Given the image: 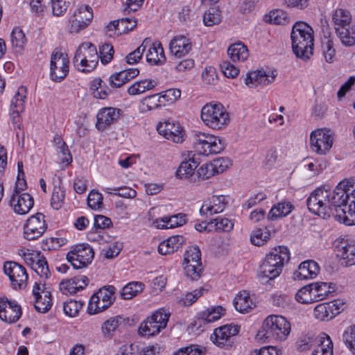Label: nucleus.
Wrapping results in <instances>:
<instances>
[{
    "label": "nucleus",
    "instance_id": "1",
    "mask_svg": "<svg viewBox=\"0 0 355 355\" xmlns=\"http://www.w3.org/2000/svg\"><path fill=\"white\" fill-rule=\"evenodd\" d=\"M348 181H342L336 187L333 197L337 202V210L334 218L346 225H355V189L348 193Z\"/></svg>",
    "mask_w": 355,
    "mask_h": 355
},
{
    "label": "nucleus",
    "instance_id": "2",
    "mask_svg": "<svg viewBox=\"0 0 355 355\" xmlns=\"http://www.w3.org/2000/svg\"><path fill=\"white\" fill-rule=\"evenodd\" d=\"M292 49L297 58L308 60L313 51V31L306 23L297 21L291 34Z\"/></svg>",
    "mask_w": 355,
    "mask_h": 355
},
{
    "label": "nucleus",
    "instance_id": "3",
    "mask_svg": "<svg viewBox=\"0 0 355 355\" xmlns=\"http://www.w3.org/2000/svg\"><path fill=\"white\" fill-rule=\"evenodd\" d=\"M335 193L336 188L333 191L324 187L317 188L306 199L309 210L323 218H334L337 210V202L333 200Z\"/></svg>",
    "mask_w": 355,
    "mask_h": 355
},
{
    "label": "nucleus",
    "instance_id": "4",
    "mask_svg": "<svg viewBox=\"0 0 355 355\" xmlns=\"http://www.w3.org/2000/svg\"><path fill=\"white\" fill-rule=\"evenodd\" d=\"M290 260V252L285 246H277L268 254L259 268L262 279H274L279 277L286 263Z\"/></svg>",
    "mask_w": 355,
    "mask_h": 355
},
{
    "label": "nucleus",
    "instance_id": "5",
    "mask_svg": "<svg viewBox=\"0 0 355 355\" xmlns=\"http://www.w3.org/2000/svg\"><path fill=\"white\" fill-rule=\"evenodd\" d=\"M200 118L207 127L215 130L225 129L230 122L228 112L219 103L205 104L201 109Z\"/></svg>",
    "mask_w": 355,
    "mask_h": 355
},
{
    "label": "nucleus",
    "instance_id": "6",
    "mask_svg": "<svg viewBox=\"0 0 355 355\" xmlns=\"http://www.w3.org/2000/svg\"><path fill=\"white\" fill-rule=\"evenodd\" d=\"M99 56L95 45L91 42L82 43L73 58L75 68L83 73L93 71L98 64Z\"/></svg>",
    "mask_w": 355,
    "mask_h": 355
},
{
    "label": "nucleus",
    "instance_id": "7",
    "mask_svg": "<svg viewBox=\"0 0 355 355\" xmlns=\"http://www.w3.org/2000/svg\"><path fill=\"white\" fill-rule=\"evenodd\" d=\"M262 328L268 339L284 341L291 331V326L287 319L280 315H270L263 320Z\"/></svg>",
    "mask_w": 355,
    "mask_h": 355
},
{
    "label": "nucleus",
    "instance_id": "8",
    "mask_svg": "<svg viewBox=\"0 0 355 355\" xmlns=\"http://www.w3.org/2000/svg\"><path fill=\"white\" fill-rule=\"evenodd\" d=\"M225 146L224 141L218 137L201 132L194 135L193 148L198 155L218 154L223 150Z\"/></svg>",
    "mask_w": 355,
    "mask_h": 355
},
{
    "label": "nucleus",
    "instance_id": "9",
    "mask_svg": "<svg viewBox=\"0 0 355 355\" xmlns=\"http://www.w3.org/2000/svg\"><path fill=\"white\" fill-rule=\"evenodd\" d=\"M170 313L162 308L155 311L139 325L138 332L141 336H153L166 327Z\"/></svg>",
    "mask_w": 355,
    "mask_h": 355
},
{
    "label": "nucleus",
    "instance_id": "10",
    "mask_svg": "<svg viewBox=\"0 0 355 355\" xmlns=\"http://www.w3.org/2000/svg\"><path fill=\"white\" fill-rule=\"evenodd\" d=\"M116 288L113 286H105L100 288L90 297L87 312L90 315L100 313L109 308L115 300Z\"/></svg>",
    "mask_w": 355,
    "mask_h": 355
},
{
    "label": "nucleus",
    "instance_id": "11",
    "mask_svg": "<svg viewBox=\"0 0 355 355\" xmlns=\"http://www.w3.org/2000/svg\"><path fill=\"white\" fill-rule=\"evenodd\" d=\"M94 257L93 248L88 244L76 245L67 254V259L76 269L86 268Z\"/></svg>",
    "mask_w": 355,
    "mask_h": 355
},
{
    "label": "nucleus",
    "instance_id": "12",
    "mask_svg": "<svg viewBox=\"0 0 355 355\" xmlns=\"http://www.w3.org/2000/svg\"><path fill=\"white\" fill-rule=\"evenodd\" d=\"M333 141V134L329 129L318 128L310 134V148L318 155H326L331 148Z\"/></svg>",
    "mask_w": 355,
    "mask_h": 355
},
{
    "label": "nucleus",
    "instance_id": "13",
    "mask_svg": "<svg viewBox=\"0 0 355 355\" xmlns=\"http://www.w3.org/2000/svg\"><path fill=\"white\" fill-rule=\"evenodd\" d=\"M184 270L187 277L198 279L202 272L201 252L198 246L189 247L184 253Z\"/></svg>",
    "mask_w": 355,
    "mask_h": 355
},
{
    "label": "nucleus",
    "instance_id": "14",
    "mask_svg": "<svg viewBox=\"0 0 355 355\" xmlns=\"http://www.w3.org/2000/svg\"><path fill=\"white\" fill-rule=\"evenodd\" d=\"M92 8L89 6L77 8L68 19V30L71 33H78L87 27L93 19Z\"/></svg>",
    "mask_w": 355,
    "mask_h": 355
},
{
    "label": "nucleus",
    "instance_id": "15",
    "mask_svg": "<svg viewBox=\"0 0 355 355\" xmlns=\"http://www.w3.org/2000/svg\"><path fill=\"white\" fill-rule=\"evenodd\" d=\"M47 229L45 216L37 213L30 216L23 226L24 237L28 241H34L40 238Z\"/></svg>",
    "mask_w": 355,
    "mask_h": 355
},
{
    "label": "nucleus",
    "instance_id": "16",
    "mask_svg": "<svg viewBox=\"0 0 355 355\" xmlns=\"http://www.w3.org/2000/svg\"><path fill=\"white\" fill-rule=\"evenodd\" d=\"M157 130L165 139L176 144H182L186 138V133L180 123L173 119H167L159 122Z\"/></svg>",
    "mask_w": 355,
    "mask_h": 355
},
{
    "label": "nucleus",
    "instance_id": "17",
    "mask_svg": "<svg viewBox=\"0 0 355 355\" xmlns=\"http://www.w3.org/2000/svg\"><path fill=\"white\" fill-rule=\"evenodd\" d=\"M69 60L67 54L59 51L53 52L50 62V78L60 82L69 73Z\"/></svg>",
    "mask_w": 355,
    "mask_h": 355
},
{
    "label": "nucleus",
    "instance_id": "18",
    "mask_svg": "<svg viewBox=\"0 0 355 355\" xmlns=\"http://www.w3.org/2000/svg\"><path fill=\"white\" fill-rule=\"evenodd\" d=\"M4 273L9 277L15 289H22L26 286L28 279L26 268L15 261H6L3 265Z\"/></svg>",
    "mask_w": 355,
    "mask_h": 355
},
{
    "label": "nucleus",
    "instance_id": "19",
    "mask_svg": "<svg viewBox=\"0 0 355 355\" xmlns=\"http://www.w3.org/2000/svg\"><path fill=\"white\" fill-rule=\"evenodd\" d=\"M21 182L16 184V188L12 194L10 204L17 214L24 215L30 211L34 205L33 198L28 193H20L19 190H23Z\"/></svg>",
    "mask_w": 355,
    "mask_h": 355
},
{
    "label": "nucleus",
    "instance_id": "20",
    "mask_svg": "<svg viewBox=\"0 0 355 355\" xmlns=\"http://www.w3.org/2000/svg\"><path fill=\"white\" fill-rule=\"evenodd\" d=\"M21 315L20 305L15 300L0 297V319L6 323L16 322Z\"/></svg>",
    "mask_w": 355,
    "mask_h": 355
},
{
    "label": "nucleus",
    "instance_id": "21",
    "mask_svg": "<svg viewBox=\"0 0 355 355\" xmlns=\"http://www.w3.org/2000/svg\"><path fill=\"white\" fill-rule=\"evenodd\" d=\"M277 76L276 70H257L249 72L245 78V84L249 87L257 85H268L272 83Z\"/></svg>",
    "mask_w": 355,
    "mask_h": 355
},
{
    "label": "nucleus",
    "instance_id": "22",
    "mask_svg": "<svg viewBox=\"0 0 355 355\" xmlns=\"http://www.w3.org/2000/svg\"><path fill=\"white\" fill-rule=\"evenodd\" d=\"M26 97V87L21 86L18 88L16 94L11 101L10 107V115L14 125L19 128L20 113L24 110L25 99Z\"/></svg>",
    "mask_w": 355,
    "mask_h": 355
},
{
    "label": "nucleus",
    "instance_id": "23",
    "mask_svg": "<svg viewBox=\"0 0 355 355\" xmlns=\"http://www.w3.org/2000/svg\"><path fill=\"white\" fill-rule=\"evenodd\" d=\"M227 197L223 195H214L204 201L200 212L201 215H213L223 211L227 205Z\"/></svg>",
    "mask_w": 355,
    "mask_h": 355
},
{
    "label": "nucleus",
    "instance_id": "24",
    "mask_svg": "<svg viewBox=\"0 0 355 355\" xmlns=\"http://www.w3.org/2000/svg\"><path fill=\"white\" fill-rule=\"evenodd\" d=\"M239 331V327L235 324H225L214 329L210 336V340L216 345L223 347L228 340L236 336Z\"/></svg>",
    "mask_w": 355,
    "mask_h": 355
},
{
    "label": "nucleus",
    "instance_id": "25",
    "mask_svg": "<svg viewBox=\"0 0 355 355\" xmlns=\"http://www.w3.org/2000/svg\"><path fill=\"white\" fill-rule=\"evenodd\" d=\"M89 279L80 275L71 279L63 280L60 283V290L65 295H72L83 290L88 284Z\"/></svg>",
    "mask_w": 355,
    "mask_h": 355
},
{
    "label": "nucleus",
    "instance_id": "26",
    "mask_svg": "<svg viewBox=\"0 0 355 355\" xmlns=\"http://www.w3.org/2000/svg\"><path fill=\"white\" fill-rule=\"evenodd\" d=\"M146 54L147 62L151 65H161L165 63L166 56L162 44L159 41L148 43Z\"/></svg>",
    "mask_w": 355,
    "mask_h": 355
},
{
    "label": "nucleus",
    "instance_id": "27",
    "mask_svg": "<svg viewBox=\"0 0 355 355\" xmlns=\"http://www.w3.org/2000/svg\"><path fill=\"white\" fill-rule=\"evenodd\" d=\"M120 110L114 107H104L101 109L97 115L96 127L98 130H103L107 126L111 125L119 117Z\"/></svg>",
    "mask_w": 355,
    "mask_h": 355
},
{
    "label": "nucleus",
    "instance_id": "28",
    "mask_svg": "<svg viewBox=\"0 0 355 355\" xmlns=\"http://www.w3.org/2000/svg\"><path fill=\"white\" fill-rule=\"evenodd\" d=\"M320 272V266L313 260H306L300 263L294 272V278L299 280L315 278Z\"/></svg>",
    "mask_w": 355,
    "mask_h": 355
},
{
    "label": "nucleus",
    "instance_id": "29",
    "mask_svg": "<svg viewBox=\"0 0 355 355\" xmlns=\"http://www.w3.org/2000/svg\"><path fill=\"white\" fill-rule=\"evenodd\" d=\"M169 49L171 54L180 58L191 50V43L185 36L177 35L170 42Z\"/></svg>",
    "mask_w": 355,
    "mask_h": 355
},
{
    "label": "nucleus",
    "instance_id": "30",
    "mask_svg": "<svg viewBox=\"0 0 355 355\" xmlns=\"http://www.w3.org/2000/svg\"><path fill=\"white\" fill-rule=\"evenodd\" d=\"M187 223V216L184 214H178L157 218L154 223L159 229H171L182 226Z\"/></svg>",
    "mask_w": 355,
    "mask_h": 355
},
{
    "label": "nucleus",
    "instance_id": "31",
    "mask_svg": "<svg viewBox=\"0 0 355 355\" xmlns=\"http://www.w3.org/2000/svg\"><path fill=\"white\" fill-rule=\"evenodd\" d=\"M312 355H334L333 343L329 336L320 333L316 336Z\"/></svg>",
    "mask_w": 355,
    "mask_h": 355
},
{
    "label": "nucleus",
    "instance_id": "32",
    "mask_svg": "<svg viewBox=\"0 0 355 355\" xmlns=\"http://www.w3.org/2000/svg\"><path fill=\"white\" fill-rule=\"evenodd\" d=\"M139 73L137 68H130L115 73L109 78V83L112 87H120Z\"/></svg>",
    "mask_w": 355,
    "mask_h": 355
},
{
    "label": "nucleus",
    "instance_id": "33",
    "mask_svg": "<svg viewBox=\"0 0 355 355\" xmlns=\"http://www.w3.org/2000/svg\"><path fill=\"white\" fill-rule=\"evenodd\" d=\"M234 306L237 311L241 313H247L255 307V303L251 298L250 293L246 291H243L234 297Z\"/></svg>",
    "mask_w": 355,
    "mask_h": 355
},
{
    "label": "nucleus",
    "instance_id": "34",
    "mask_svg": "<svg viewBox=\"0 0 355 355\" xmlns=\"http://www.w3.org/2000/svg\"><path fill=\"white\" fill-rule=\"evenodd\" d=\"M182 236L176 235L161 242L158 246V252L163 255L170 254L177 251L184 243Z\"/></svg>",
    "mask_w": 355,
    "mask_h": 355
},
{
    "label": "nucleus",
    "instance_id": "35",
    "mask_svg": "<svg viewBox=\"0 0 355 355\" xmlns=\"http://www.w3.org/2000/svg\"><path fill=\"white\" fill-rule=\"evenodd\" d=\"M337 256L344 260L347 266L355 264V245L349 242H341L337 246Z\"/></svg>",
    "mask_w": 355,
    "mask_h": 355
},
{
    "label": "nucleus",
    "instance_id": "36",
    "mask_svg": "<svg viewBox=\"0 0 355 355\" xmlns=\"http://www.w3.org/2000/svg\"><path fill=\"white\" fill-rule=\"evenodd\" d=\"M316 302L327 298L330 293L334 291L335 285L333 283L317 282L310 284Z\"/></svg>",
    "mask_w": 355,
    "mask_h": 355
},
{
    "label": "nucleus",
    "instance_id": "37",
    "mask_svg": "<svg viewBox=\"0 0 355 355\" xmlns=\"http://www.w3.org/2000/svg\"><path fill=\"white\" fill-rule=\"evenodd\" d=\"M227 54L230 58L234 62H243L249 56L247 46L241 42L232 44L228 48Z\"/></svg>",
    "mask_w": 355,
    "mask_h": 355
},
{
    "label": "nucleus",
    "instance_id": "38",
    "mask_svg": "<svg viewBox=\"0 0 355 355\" xmlns=\"http://www.w3.org/2000/svg\"><path fill=\"white\" fill-rule=\"evenodd\" d=\"M293 209V205L290 202H280L274 205L268 213V218L272 220L288 216Z\"/></svg>",
    "mask_w": 355,
    "mask_h": 355
},
{
    "label": "nucleus",
    "instance_id": "39",
    "mask_svg": "<svg viewBox=\"0 0 355 355\" xmlns=\"http://www.w3.org/2000/svg\"><path fill=\"white\" fill-rule=\"evenodd\" d=\"M225 313L221 306H211L199 313V319L204 323H210L219 320Z\"/></svg>",
    "mask_w": 355,
    "mask_h": 355
},
{
    "label": "nucleus",
    "instance_id": "40",
    "mask_svg": "<svg viewBox=\"0 0 355 355\" xmlns=\"http://www.w3.org/2000/svg\"><path fill=\"white\" fill-rule=\"evenodd\" d=\"M156 86V82L150 79H144L135 82L128 89L130 95H139L153 89Z\"/></svg>",
    "mask_w": 355,
    "mask_h": 355
},
{
    "label": "nucleus",
    "instance_id": "41",
    "mask_svg": "<svg viewBox=\"0 0 355 355\" xmlns=\"http://www.w3.org/2000/svg\"><path fill=\"white\" fill-rule=\"evenodd\" d=\"M332 21L335 30L351 25L352 15L345 9H336L332 15Z\"/></svg>",
    "mask_w": 355,
    "mask_h": 355
},
{
    "label": "nucleus",
    "instance_id": "42",
    "mask_svg": "<svg viewBox=\"0 0 355 355\" xmlns=\"http://www.w3.org/2000/svg\"><path fill=\"white\" fill-rule=\"evenodd\" d=\"M272 232H274V230L270 227L255 229L250 235V241L254 245H263L270 239Z\"/></svg>",
    "mask_w": 355,
    "mask_h": 355
},
{
    "label": "nucleus",
    "instance_id": "43",
    "mask_svg": "<svg viewBox=\"0 0 355 355\" xmlns=\"http://www.w3.org/2000/svg\"><path fill=\"white\" fill-rule=\"evenodd\" d=\"M12 47L15 53H21L26 44L27 40L24 31L19 27L13 28L10 35Z\"/></svg>",
    "mask_w": 355,
    "mask_h": 355
},
{
    "label": "nucleus",
    "instance_id": "44",
    "mask_svg": "<svg viewBox=\"0 0 355 355\" xmlns=\"http://www.w3.org/2000/svg\"><path fill=\"white\" fill-rule=\"evenodd\" d=\"M335 31L343 44L351 46L355 44V29L351 25Z\"/></svg>",
    "mask_w": 355,
    "mask_h": 355
},
{
    "label": "nucleus",
    "instance_id": "45",
    "mask_svg": "<svg viewBox=\"0 0 355 355\" xmlns=\"http://www.w3.org/2000/svg\"><path fill=\"white\" fill-rule=\"evenodd\" d=\"M144 284L139 282H132L126 284L121 291V295L124 300H130L144 289Z\"/></svg>",
    "mask_w": 355,
    "mask_h": 355
},
{
    "label": "nucleus",
    "instance_id": "46",
    "mask_svg": "<svg viewBox=\"0 0 355 355\" xmlns=\"http://www.w3.org/2000/svg\"><path fill=\"white\" fill-rule=\"evenodd\" d=\"M234 227V223L223 217H217L209 222V230L216 232H230Z\"/></svg>",
    "mask_w": 355,
    "mask_h": 355
},
{
    "label": "nucleus",
    "instance_id": "47",
    "mask_svg": "<svg viewBox=\"0 0 355 355\" xmlns=\"http://www.w3.org/2000/svg\"><path fill=\"white\" fill-rule=\"evenodd\" d=\"M264 20L266 22L277 25H284L288 22L287 13L280 9L270 11L265 16Z\"/></svg>",
    "mask_w": 355,
    "mask_h": 355
},
{
    "label": "nucleus",
    "instance_id": "48",
    "mask_svg": "<svg viewBox=\"0 0 355 355\" xmlns=\"http://www.w3.org/2000/svg\"><path fill=\"white\" fill-rule=\"evenodd\" d=\"M313 314L316 319L321 321L329 320L335 317L329 302L318 304L314 308Z\"/></svg>",
    "mask_w": 355,
    "mask_h": 355
},
{
    "label": "nucleus",
    "instance_id": "49",
    "mask_svg": "<svg viewBox=\"0 0 355 355\" xmlns=\"http://www.w3.org/2000/svg\"><path fill=\"white\" fill-rule=\"evenodd\" d=\"M161 107V101L156 94L144 98L139 104V110L141 112H146Z\"/></svg>",
    "mask_w": 355,
    "mask_h": 355
},
{
    "label": "nucleus",
    "instance_id": "50",
    "mask_svg": "<svg viewBox=\"0 0 355 355\" xmlns=\"http://www.w3.org/2000/svg\"><path fill=\"white\" fill-rule=\"evenodd\" d=\"M295 299L302 304H311L316 302L311 284L299 289L295 294Z\"/></svg>",
    "mask_w": 355,
    "mask_h": 355
},
{
    "label": "nucleus",
    "instance_id": "51",
    "mask_svg": "<svg viewBox=\"0 0 355 355\" xmlns=\"http://www.w3.org/2000/svg\"><path fill=\"white\" fill-rule=\"evenodd\" d=\"M121 318L112 317L101 324V331L104 337H111L121 323Z\"/></svg>",
    "mask_w": 355,
    "mask_h": 355
},
{
    "label": "nucleus",
    "instance_id": "52",
    "mask_svg": "<svg viewBox=\"0 0 355 355\" xmlns=\"http://www.w3.org/2000/svg\"><path fill=\"white\" fill-rule=\"evenodd\" d=\"M18 254L31 268H32L43 255L40 251L26 248L19 250Z\"/></svg>",
    "mask_w": 355,
    "mask_h": 355
},
{
    "label": "nucleus",
    "instance_id": "53",
    "mask_svg": "<svg viewBox=\"0 0 355 355\" xmlns=\"http://www.w3.org/2000/svg\"><path fill=\"white\" fill-rule=\"evenodd\" d=\"M202 83L207 85H215L218 80L217 70L212 66H207L201 73Z\"/></svg>",
    "mask_w": 355,
    "mask_h": 355
},
{
    "label": "nucleus",
    "instance_id": "54",
    "mask_svg": "<svg viewBox=\"0 0 355 355\" xmlns=\"http://www.w3.org/2000/svg\"><path fill=\"white\" fill-rule=\"evenodd\" d=\"M52 306L51 292H44L42 297L35 299V308L40 313H46Z\"/></svg>",
    "mask_w": 355,
    "mask_h": 355
},
{
    "label": "nucleus",
    "instance_id": "55",
    "mask_svg": "<svg viewBox=\"0 0 355 355\" xmlns=\"http://www.w3.org/2000/svg\"><path fill=\"white\" fill-rule=\"evenodd\" d=\"M42 279H47L51 275L47 261L44 255L31 268Z\"/></svg>",
    "mask_w": 355,
    "mask_h": 355
},
{
    "label": "nucleus",
    "instance_id": "56",
    "mask_svg": "<svg viewBox=\"0 0 355 355\" xmlns=\"http://www.w3.org/2000/svg\"><path fill=\"white\" fill-rule=\"evenodd\" d=\"M150 40L145 39L143 43L135 51L130 53L125 58L126 62L129 64H137L141 59L144 52L146 51Z\"/></svg>",
    "mask_w": 355,
    "mask_h": 355
},
{
    "label": "nucleus",
    "instance_id": "57",
    "mask_svg": "<svg viewBox=\"0 0 355 355\" xmlns=\"http://www.w3.org/2000/svg\"><path fill=\"white\" fill-rule=\"evenodd\" d=\"M221 21L220 11L216 8H211L205 12L203 23L206 26H211L218 24Z\"/></svg>",
    "mask_w": 355,
    "mask_h": 355
},
{
    "label": "nucleus",
    "instance_id": "58",
    "mask_svg": "<svg viewBox=\"0 0 355 355\" xmlns=\"http://www.w3.org/2000/svg\"><path fill=\"white\" fill-rule=\"evenodd\" d=\"M65 191L60 186H55L51 199V207L56 210L60 209L64 201Z\"/></svg>",
    "mask_w": 355,
    "mask_h": 355
},
{
    "label": "nucleus",
    "instance_id": "59",
    "mask_svg": "<svg viewBox=\"0 0 355 355\" xmlns=\"http://www.w3.org/2000/svg\"><path fill=\"white\" fill-rule=\"evenodd\" d=\"M343 339L347 347L355 355V324L347 327L343 334Z\"/></svg>",
    "mask_w": 355,
    "mask_h": 355
},
{
    "label": "nucleus",
    "instance_id": "60",
    "mask_svg": "<svg viewBox=\"0 0 355 355\" xmlns=\"http://www.w3.org/2000/svg\"><path fill=\"white\" fill-rule=\"evenodd\" d=\"M83 304L84 302L81 301L70 300L64 303L63 310L67 315L73 318L78 315Z\"/></svg>",
    "mask_w": 355,
    "mask_h": 355
},
{
    "label": "nucleus",
    "instance_id": "61",
    "mask_svg": "<svg viewBox=\"0 0 355 355\" xmlns=\"http://www.w3.org/2000/svg\"><path fill=\"white\" fill-rule=\"evenodd\" d=\"M103 191L107 193H112L120 197L134 198L137 196V191L130 187H115L114 189L105 188Z\"/></svg>",
    "mask_w": 355,
    "mask_h": 355
},
{
    "label": "nucleus",
    "instance_id": "62",
    "mask_svg": "<svg viewBox=\"0 0 355 355\" xmlns=\"http://www.w3.org/2000/svg\"><path fill=\"white\" fill-rule=\"evenodd\" d=\"M116 29L118 31V35H122L127 33L130 31H132L137 26V21L130 18H122L117 19Z\"/></svg>",
    "mask_w": 355,
    "mask_h": 355
},
{
    "label": "nucleus",
    "instance_id": "63",
    "mask_svg": "<svg viewBox=\"0 0 355 355\" xmlns=\"http://www.w3.org/2000/svg\"><path fill=\"white\" fill-rule=\"evenodd\" d=\"M67 239L64 238L49 237L42 241V248L44 250H55L64 245Z\"/></svg>",
    "mask_w": 355,
    "mask_h": 355
},
{
    "label": "nucleus",
    "instance_id": "64",
    "mask_svg": "<svg viewBox=\"0 0 355 355\" xmlns=\"http://www.w3.org/2000/svg\"><path fill=\"white\" fill-rule=\"evenodd\" d=\"M103 196L97 191L92 190L87 196V205L94 210H98L103 207Z\"/></svg>",
    "mask_w": 355,
    "mask_h": 355
}]
</instances>
